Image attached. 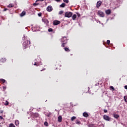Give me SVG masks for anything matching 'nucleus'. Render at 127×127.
I'll return each mask as SVG.
<instances>
[{"mask_svg":"<svg viewBox=\"0 0 127 127\" xmlns=\"http://www.w3.org/2000/svg\"><path fill=\"white\" fill-rule=\"evenodd\" d=\"M103 119L104 120H105V121H107L108 122H110V121H111V118L108 115H104Z\"/></svg>","mask_w":127,"mask_h":127,"instance_id":"7ed1b4c3","label":"nucleus"},{"mask_svg":"<svg viewBox=\"0 0 127 127\" xmlns=\"http://www.w3.org/2000/svg\"><path fill=\"white\" fill-rule=\"evenodd\" d=\"M33 117L34 118H38V117H39V115L38 114V113H34L33 114Z\"/></svg>","mask_w":127,"mask_h":127,"instance_id":"ddd939ff","label":"nucleus"},{"mask_svg":"<svg viewBox=\"0 0 127 127\" xmlns=\"http://www.w3.org/2000/svg\"><path fill=\"white\" fill-rule=\"evenodd\" d=\"M42 64H41L40 63H38V62H35V64H34V65H36V66H38L39 65H42Z\"/></svg>","mask_w":127,"mask_h":127,"instance_id":"4468645a","label":"nucleus"},{"mask_svg":"<svg viewBox=\"0 0 127 127\" xmlns=\"http://www.w3.org/2000/svg\"><path fill=\"white\" fill-rule=\"evenodd\" d=\"M23 40H24L23 43V47L24 49L30 46V41H29L27 38H25V36H24L23 37Z\"/></svg>","mask_w":127,"mask_h":127,"instance_id":"f257e3e1","label":"nucleus"},{"mask_svg":"<svg viewBox=\"0 0 127 127\" xmlns=\"http://www.w3.org/2000/svg\"><path fill=\"white\" fill-rule=\"evenodd\" d=\"M48 31L49 32H52V31H53V29H52V28H49L48 29Z\"/></svg>","mask_w":127,"mask_h":127,"instance_id":"a878e982","label":"nucleus"},{"mask_svg":"<svg viewBox=\"0 0 127 127\" xmlns=\"http://www.w3.org/2000/svg\"><path fill=\"white\" fill-rule=\"evenodd\" d=\"M98 14L100 16V17H105V13L103 12L102 11H99L98 12Z\"/></svg>","mask_w":127,"mask_h":127,"instance_id":"39448f33","label":"nucleus"},{"mask_svg":"<svg viewBox=\"0 0 127 127\" xmlns=\"http://www.w3.org/2000/svg\"><path fill=\"white\" fill-rule=\"evenodd\" d=\"M110 89H111V90H114V87H113V86H110Z\"/></svg>","mask_w":127,"mask_h":127,"instance_id":"f704fd0d","label":"nucleus"},{"mask_svg":"<svg viewBox=\"0 0 127 127\" xmlns=\"http://www.w3.org/2000/svg\"><path fill=\"white\" fill-rule=\"evenodd\" d=\"M105 12L106 14L109 15V14H111L112 11L111 10V9H107V10H106Z\"/></svg>","mask_w":127,"mask_h":127,"instance_id":"1a4fd4ad","label":"nucleus"},{"mask_svg":"<svg viewBox=\"0 0 127 127\" xmlns=\"http://www.w3.org/2000/svg\"><path fill=\"white\" fill-rule=\"evenodd\" d=\"M39 16H40V14H39Z\"/></svg>","mask_w":127,"mask_h":127,"instance_id":"49530a36","label":"nucleus"},{"mask_svg":"<svg viewBox=\"0 0 127 127\" xmlns=\"http://www.w3.org/2000/svg\"><path fill=\"white\" fill-rule=\"evenodd\" d=\"M54 25H58V24H60V21L58 20H55L53 22Z\"/></svg>","mask_w":127,"mask_h":127,"instance_id":"0eeeda50","label":"nucleus"},{"mask_svg":"<svg viewBox=\"0 0 127 127\" xmlns=\"http://www.w3.org/2000/svg\"><path fill=\"white\" fill-rule=\"evenodd\" d=\"M1 62L4 63L5 62V58H2L0 60Z\"/></svg>","mask_w":127,"mask_h":127,"instance_id":"aec40b11","label":"nucleus"},{"mask_svg":"<svg viewBox=\"0 0 127 127\" xmlns=\"http://www.w3.org/2000/svg\"><path fill=\"white\" fill-rule=\"evenodd\" d=\"M75 123H76V125H80L81 124V122L79 121H76Z\"/></svg>","mask_w":127,"mask_h":127,"instance_id":"b1692460","label":"nucleus"},{"mask_svg":"<svg viewBox=\"0 0 127 127\" xmlns=\"http://www.w3.org/2000/svg\"><path fill=\"white\" fill-rule=\"evenodd\" d=\"M33 5L35 6V5H38V3H34L33 4Z\"/></svg>","mask_w":127,"mask_h":127,"instance_id":"58836bf2","label":"nucleus"},{"mask_svg":"<svg viewBox=\"0 0 127 127\" xmlns=\"http://www.w3.org/2000/svg\"><path fill=\"white\" fill-rule=\"evenodd\" d=\"M4 105L5 106H7V105H8V102L7 101H5Z\"/></svg>","mask_w":127,"mask_h":127,"instance_id":"2f4dec72","label":"nucleus"},{"mask_svg":"<svg viewBox=\"0 0 127 127\" xmlns=\"http://www.w3.org/2000/svg\"><path fill=\"white\" fill-rule=\"evenodd\" d=\"M42 21L43 22H44V23H45L46 24H48V23H49V21H48V20L47 19H45V18H44V19H42Z\"/></svg>","mask_w":127,"mask_h":127,"instance_id":"6e6552de","label":"nucleus"},{"mask_svg":"<svg viewBox=\"0 0 127 127\" xmlns=\"http://www.w3.org/2000/svg\"><path fill=\"white\" fill-rule=\"evenodd\" d=\"M44 125L46 126V127H47L48 126V123H47V122H45L44 123Z\"/></svg>","mask_w":127,"mask_h":127,"instance_id":"cd10ccee","label":"nucleus"},{"mask_svg":"<svg viewBox=\"0 0 127 127\" xmlns=\"http://www.w3.org/2000/svg\"><path fill=\"white\" fill-rule=\"evenodd\" d=\"M73 13L71 12H66L65 13V17H71Z\"/></svg>","mask_w":127,"mask_h":127,"instance_id":"20e7f679","label":"nucleus"},{"mask_svg":"<svg viewBox=\"0 0 127 127\" xmlns=\"http://www.w3.org/2000/svg\"><path fill=\"white\" fill-rule=\"evenodd\" d=\"M77 15H78V16L79 17L80 16V14H78Z\"/></svg>","mask_w":127,"mask_h":127,"instance_id":"c03bdc74","label":"nucleus"},{"mask_svg":"<svg viewBox=\"0 0 127 127\" xmlns=\"http://www.w3.org/2000/svg\"><path fill=\"white\" fill-rule=\"evenodd\" d=\"M15 125L18 126V125H19V121H18V120H16L15 122Z\"/></svg>","mask_w":127,"mask_h":127,"instance_id":"6ab92c4d","label":"nucleus"},{"mask_svg":"<svg viewBox=\"0 0 127 127\" xmlns=\"http://www.w3.org/2000/svg\"><path fill=\"white\" fill-rule=\"evenodd\" d=\"M58 121L59 122V123H61L62 122V117L59 116L58 118Z\"/></svg>","mask_w":127,"mask_h":127,"instance_id":"9b49d317","label":"nucleus"},{"mask_svg":"<svg viewBox=\"0 0 127 127\" xmlns=\"http://www.w3.org/2000/svg\"><path fill=\"white\" fill-rule=\"evenodd\" d=\"M65 5H66L65 3H63L62 4L60 5V6H61V7H65Z\"/></svg>","mask_w":127,"mask_h":127,"instance_id":"a211bd4d","label":"nucleus"},{"mask_svg":"<svg viewBox=\"0 0 127 127\" xmlns=\"http://www.w3.org/2000/svg\"><path fill=\"white\" fill-rule=\"evenodd\" d=\"M39 16H40V14H39Z\"/></svg>","mask_w":127,"mask_h":127,"instance_id":"a18cd8bd","label":"nucleus"},{"mask_svg":"<svg viewBox=\"0 0 127 127\" xmlns=\"http://www.w3.org/2000/svg\"><path fill=\"white\" fill-rule=\"evenodd\" d=\"M61 42H62V47H64L66 43H67V38L66 37H64L61 39Z\"/></svg>","mask_w":127,"mask_h":127,"instance_id":"f03ea898","label":"nucleus"},{"mask_svg":"<svg viewBox=\"0 0 127 127\" xmlns=\"http://www.w3.org/2000/svg\"><path fill=\"white\" fill-rule=\"evenodd\" d=\"M0 82L2 83H5V80L4 79L1 78L0 79Z\"/></svg>","mask_w":127,"mask_h":127,"instance_id":"4be33fe9","label":"nucleus"},{"mask_svg":"<svg viewBox=\"0 0 127 127\" xmlns=\"http://www.w3.org/2000/svg\"><path fill=\"white\" fill-rule=\"evenodd\" d=\"M63 12H64V11H60V12H59V14H63Z\"/></svg>","mask_w":127,"mask_h":127,"instance_id":"473e14b6","label":"nucleus"},{"mask_svg":"<svg viewBox=\"0 0 127 127\" xmlns=\"http://www.w3.org/2000/svg\"><path fill=\"white\" fill-rule=\"evenodd\" d=\"M6 10H7V9L5 8L4 9V11H6Z\"/></svg>","mask_w":127,"mask_h":127,"instance_id":"37998d69","label":"nucleus"},{"mask_svg":"<svg viewBox=\"0 0 127 127\" xmlns=\"http://www.w3.org/2000/svg\"><path fill=\"white\" fill-rule=\"evenodd\" d=\"M104 113H108V110L105 109V110H104Z\"/></svg>","mask_w":127,"mask_h":127,"instance_id":"4c0bfd02","label":"nucleus"},{"mask_svg":"<svg viewBox=\"0 0 127 127\" xmlns=\"http://www.w3.org/2000/svg\"><path fill=\"white\" fill-rule=\"evenodd\" d=\"M9 127H15V126L13 124H10L9 125Z\"/></svg>","mask_w":127,"mask_h":127,"instance_id":"393cba45","label":"nucleus"},{"mask_svg":"<svg viewBox=\"0 0 127 127\" xmlns=\"http://www.w3.org/2000/svg\"><path fill=\"white\" fill-rule=\"evenodd\" d=\"M0 120H2V117L0 116Z\"/></svg>","mask_w":127,"mask_h":127,"instance_id":"79ce46f5","label":"nucleus"},{"mask_svg":"<svg viewBox=\"0 0 127 127\" xmlns=\"http://www.w3.org/2000/svg\"><path fill=\"white\" fill-rule=\"evenodd\" d=\"M44 0H36V1H43Z\"/></svg>","mask_w":127,"mask_h":127,"instance_id":"c9c22d12","label":"nucleus"},{"mask_svg":"<svg viewBox=\"0 0 127 127\" xmlns=\"http://www.w3.org/2000/svg\"><path fill=\"white\" fill-rule=\"evenodd\" d=\"M14 5L13 4H10L7 6L8 7H13Z\"/></svg>","mask_w":127,"mask_h":127,"instance_id":"412c9836","label":"nucleus"},{"mask_svg":"<svg viewBox=\"0 0 127 127\" xmlns=\"http://www.w3.org/2000/svg\"><path fill=\"white\" fill-rule=\"evenodd\" d=\"M111 42V41H110V40H108L107 41V44L109 45V44H110V43Z\"/></svg>","mask_w":127,"mask_h":127,"instance_id":"72a5a7b5","label":"nucleus"},{"mask_svg":"<svg viewBox=\"0 0 127 127\" xmlns=\"http://www.w3.org/2000/svg\"><path fill=\"white\" fill-rule=\"evenodd\" d=\"M125 89H126V90H127V85H126V86H125Z\"/></svg>","mask_w":127,"mask_h":127,"instance_id":"a19ab883","label":"nucleus"},{"mask_svg":"<svg viewBox=\"0 0 127 127\" xmlns=\"http://www.w3.org/2000/svg\"><path fill=\"white\" fill-rule=\"evenodd\" d=\"M26 12L25 11H23L22 13L20 14V16H24V15L25 14Z\"/></svg>","mask_w":127,"mask_h":127,"instance_id":"2eb2a0df","label":"nucleus"},{"mask_svg":"<svg viewBox=\"0 0 127 127\" xmlns=\"http://www.w3.org/2000/svg\"><path fill=\"white\" fill-rule=\"evenodd\" d=\"M124 100L127 103V96H124Z\"/></svg>","mask_w":127,"mask_h":127,"instance_id":"bb28decb","label":"nucleus"},{"mask_svg":"<svg viewBox=\"0 0 127 127\" xmlns=\"http://www.w3.org/2000/svg\"><path fill=\"white\" fill-rule=\"evenodd\" d=\"M75 120H76V117L73 116V117H71V121H72V122H73V121H74Z\"/></svg>","mask_w":127,"mask_h":127,"instance_id":"5701e85b","label":"nucleus"},{"mask_svg":"<svg viewBox=\"0 0 127 127\" xmlns=\"http://www.w3.org/2000/svg\"><path fill=\"white\" fill-rule=\"evenodd\" d=\"M83 117H85V118H88L89 117V114L88 113L84 112L83 114Z\"/></svg>","mask_w":127,"mask_h":127,"instance_id":"f8f14e48","label":"nucleus"},{"mask_svg":"<svg viewBox=\"0 0 127 127\" xmlns=\"http://www.w3.org/2000/svg\"><path fill=\"white\" fill-rule=\"evenodd\" d=\"M6 89V86H3V91H5Z\"/></svg>","mask_w":127,"mask_h":127,"instance_id":"7c9ffc66","label":"nucleus"},{"mask_svg":"<svg viewBox=\"0 0 127 127\" xmlns=\"http://www.w3.org/2000/svg\"><path fill=\"white\" fill-rule=\"evenodd\" d=\"M56 1H57V2H59L61 1V0H55Z\"/></svg>","mask_w":127,"mask_h":127,"instance_id":"e433bc0d","label":"nucleus"},{"mask_svg":"<svg viewBox=\"0 0 127 127\" xmlns=\"http://www.w3.org/2000/svg\"><path fill=\"white\" fill-rule=\"evenodd\" d=\"M47 117H48V118H49V117H50V114H49L47 115Z\"/></svg>","mask_w":127,"mask_h":127,"instance_id":"ea45409f","label":"nucleus"},{"mask_svg":"<svg viewBox=\"0 0 127 127\" xmlns=\"http://www.w3.org/2000/svg\"><path fill=\"white\" fill-rule=\"evenodd\" d=\"M53 10V8H52V6L51 5H49L47 7V10L49 12H50Z\"/></svg>","mask_w":127,"mask_h":127,"instance_id":"423d86ee","label":"nucleus"},{"mask_svg":"<svg viewBox=\"0 0 127 127\" xmlns=\"http://www.w3.org/2000/svg\"><path fill=\"white\" fill-rule=\"evenodd\" d=\"M120 116H119V115L118 114H114V117L115 118V119H119V117Z\"/></svg>","mask_w":127,"mask_h":127,"instance_id":"f3484780","label":"nucleus"},{"mask_svg":"<svg viewBox=\"0 0 127 127\" xmlns=\"http://www.w3.org/2000/svg\"><path fill=\"white\" fill-rule=\"evenodd\" d=\"M77 17V15L76 14H73L72 16V19L73 20H75V19H76V18Z\"/></svg>","mask_w":127,"mask_h":127,"instance_id":"dca6fc26","label":"nucleus"},{"mask_svg":"<svg viewBox=\"0 0 127 127\" xmlns=\"http://www.w3.org/2000/svg\"><path fill=\"white\" fill-rule=\"evenodd\" d=\"M101 4H102V1H98L97 3V7H100Z\"/></svg>","mask_w":127,"mask_h":127,"instance_id":"9d476101","label":"nucleus"},{"mask_svg":"<svg viewBox=\"0 0 127 127\" xmlns=\"http://www.w3.org/2000/svg\"><path fill=\"white\" fill-rule=\"evenodd\" d=\"M64 49L65 51H70L69 50V49H68V48H64Z\"/></svg>","mask_w":127,"mask_h":127,"instance_id":"c756f323","label":"nucleus"},{"mask_svg":"<svg viewBox=\"0 0 127 127\" xmlns=\"http://www.w3.org/2000/svg\"><path fill=\"white\" fill-rule=\"evenodd\" d=\"M63 1L64 2H66V3H68V2H69V0H63Z\"/></svg>","mask_w":127,"mask_h":127,"instance_id":"c85d7f7f","label":"nucleus"}]
</instances>
